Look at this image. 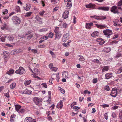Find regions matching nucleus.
I'll list each match as a JSON object with an SVG mask.
<instances>
[{
    "mask_svg": "<svg viewBox=\"0 0 122 122\" xmlns=\"http://www.w3.org/2000/svg\"><path fill=\"white\" fill-rule=\"evenodd\" d=\"M103 32L104 35L108 38H109L111 35L112 34V31L109 29L104 30H103Z\"/></svg>",
    "mask_w": 122,
    "mask_h": 122,
    "instance_id": "2",
    "label": "nucleus"
},
{
    "mask_svg": "<svg viewBox=\"0 0 122 122\" xmlns=\"http://www.w3.org/2000/svg\"><path fill=\"white\" fill-rule=\"evenodd\" d=\"M15 10L17 12H20V10L19 6H16L15 8Z\"/></svg>",
    "mask_w": 122,
    "mask_h": 122,
    "instance_id": "32",
    "label": "nucleus"
},
{
    "mask_svg": "<svg viewBox=\"0 0 122 122\" xmlns=\"http://www.w3.org/2000/svg\"><path fill=\"white\" fill-rule=\"evenodd\" d=\"M33 37V35L32 34H29V35L27 36V38L29 40L30 39Z\"/></svg>",
    "mask_w": 122,
    "mask_h": 122,
    "instance_id": "46",
    "label": "nucleus"
},
{
    "mask_svg": "<svg viewBox=\"0 0 122 122\" xmlns=\"http://www.w3.org/2000/svg\"><path fill=\"white\" fill-rule=\"evenodd\" d=\"M79 57H80L79 59V60L80 61H83L85 60V59L83 56L81 55H79Z\"/></svg>",
    "mask_w": 122,
    "mask_h": 122,
    "instance_id": "30",
    "label": "nucleus"
},
{
    "mask_svg": "<svg viewBox=\"0 0 122 122\" xmlns=\"http://www.w3.org/2000/svg\"><path fill=\"white\" fill-rule=\"evenodd\" d=\"M41 85H42L43 87H44L47 88V86L46 83H42L41 84Z\"/></svg>",
    "mask_w": 122,
    "mask_h": 122,
    "instance_id": "52",
    "label": "nucleus"
},
{
    "mask_svg": "<svg viewBox=\"0 0 122 122\" xmlns=\"http://www.w3.org/2000/svg\"><path fill=\"white\" fill-rule=\"evenodd\" d=\"M95 4L91 3L86 5V8H91L92 9L94 8L95 7Z\"/></svg>",
    "mask_w": 122,
    "mask_h": 122,
    "instance_id": "16",
    "label": "nucleus"
},
{
    "mask_svg": "<svg viewBox=\"0 0 122 122\" xmlns=\"http://www.w3.org/2000/svg\"><path fill=\"white\" fill-rule=\"evenodd\" d=\"M21 52L20 50L19 49H16L15 50L13 51L12 52H13V54H15L17 53H18Z\"/></svg>",
    "mask_w": 122,
    "mask_h": 122,
    "instance_id": "22",
    "label": "nucleus"
},
{
    "mask_svg": "<svg viewBox=\"0 0 122 122\" xmlns=\"http://www.w3.org/2000/svg\"><path fill=\"white\" fill-rule=\"evenodd\" d=\"M121 72H122V67L118 69V70L117 72V73L119 74Z\"/></svg>",
    "mask_w": 122,
    "mask_h": 122,
    "instance_id": "35",
    "label": "nucleus"
},
{
    "mask_svg": "<svg viewBox=\"0 0 122 122\" xmlns=\"http://www.w3.org/2000/svg\"><path fill=\"white\" fill-rule=\"evenodd\" d=\"M76 104V102H73L72 104H71V107H72V106Z\"/></svg>",
    "mask_w": 122,
    "mask_h": 122,
    "instance_id": "63",
    "label": "nucleus"
},
{
    "mask_svg": "<svg viewBox=\"0 0 122 122\" xmlns=\"http://www.w3.org/2000/svg\"><path fill=\"white\" fill-rule=\"evenodd\" d=\"M108 69L109 68L108 66H105L102 70V72H104L105 71H108Z\"/></svg>",
    "mask_w": 122,
    "mask_h": 122,
    "instance_id": "27",
    "label": "nucleus"
},
{
    "mask_svg": "<svg viewBox=\"0 0 122 122\" xmlns=\"http://www.w3.org/2000/svg\"><path fill=\"white\" fill-rule=\"evenodd\" d=\"M60 91L62 93L64 94L65 93V90L63 89L62 88H61L60 89Z\"/></svg>",
    "mask_w": 122,
    "mask_h": 122,
    "instance_id": "57",
    "label": "nucleus"
},
{
    "mask_svg": "<svg viewBox=\"0 0 122 122\" xmlns=\"http://www.w3.org/2000/svg\"><path fill=\"white\" fill-rule=\"evenodd\" d=\"M90 17L91 18L95 17V19H96L97 20H100V16H97L96 15H94V16H91Z\"/></svg>",
    "mask_w": 122,
    "mask_h": 122,
    "instance_id": "34",
    "label": "nucleus"
},
{
    "mask_svg": "<svg viewBox=\"0 0 122 122\" xmlns=\"http://www.w3.org/2000/svg\"><path fill=\"white\" fill-rule=\"evenodd\" d=\"M69 11L68 10H65L62 15V17L64 19H66L68 17Z\"/></svg>",
    "mask_w": 122,
    "mask_h": 122,
    "instance_id": "11",
    "label": "nucleus"
},
{
    "mask_svg": "<svg viewBox=\"0 0 122 122\" xmlns=\"http://www.w3.org/2000/svg\"><path fill=\"white\" fill-rule=\"evenodd\" d=\"M4 95L7 97H10L9 94L8 92L6 93H5L4 94Z\"/></svg>",
    "mask_w": 122,
    "mask_h": 122,
    "instance_id": "60",
    "label": "nucleus"
},
{
    "mask_svg": "<svg viewBox=\"0 0 122 122\" xmlns=\"http://www.w3.org/2000/svg\"><path fill=\"white\" fill-rule=\"evenodd\" d=\"M101 106L103 108H104L106 107H109V105L107 104H103Z\"/></svg>",
    "mask_w": 122,
    "mask_h": 122,
    "instance_id": "50",
    "label": "nucleus"
},
{
    "mask_svg": "<svg viewBox=\"0 0 122 122\" xmlns=\"http://www.w3.org/2000/svg\"><path fill=\"white\" fill-rule=\"evenodd\" d=\"M8 39L10 41H12L14 39V37L13 36H9L8 37Z\"/></svg>",
    "mask_w": 122,
    "mask_h": 122,
    "instance_id": "31",
    "label": "nucleus"
},
{
    "mask_svg": "<svg viewBox=\"0 0 122 122\" xmlns=\"http://www.w3.org/2000/svg\"><path fill=\"white\" fill-rule=\"evenodd\" d=\"M14 72V70L12 69H11L6 72V73L10 75L13 74Z\"/></svg>",
    "mask_w": 122,
    "mask_h": 122,
    "instance_id": "21",
    "label": "nucleus"
},
{
    "mask_svg": "<svg viewBox=\"0 0 122 122\" xmlns=\"http://www.w3.org/2000/svg\"><path fill=\"white\" fill-rule=\"evenodd\" d=\"M33 100L36 105L40 106L42 101V99L41 98L35 97L34 98Z\"/></svg>",
    "mask_w": 122,
    "mask_h": 122,
    "instance_id": "4",
    "label": "nucleus"
},
{
    "mask_svg": "<svg viewBox=\"0 0 122 122\" xmlns=\"http://www.w3.org/2000/svg\"><path fill=\"white\" fill-rule=\"evenodd\" d=\"M16 86V84L15 82L12 83L10 86V88L11 89L14 88Z\"/></svg>",
    "mask_w": 122,
    "mask_h": 122,
    "instance_id": "24",
    "label": "nucleus"
},
{
    "mask_svg": "<svg viewBox=\"0 0 122 122\" xmlns=\"http://www.w3.org/2000/svg\"><path fill=\"white\" fill-rule=\"evenodd\" d=\"M31 51L32 52H33L35 54L37 52V50L36 49H32Z\"/></svg>",
    "mask_w": 122,
    "mask_h": 122,
    "instance_id": "61",
    "label": "nucleus"
},
{
    "mask_svg": "<svg viewBox=\"0 0 122 122\" xmlns=\"http://www.w3.org/2000/svg\"><path fill=\"white\" fill-rule=\"evenodd\" d=\"M97 78H95L93 79V83H97Z\"/></svg>",
    "mask_w": 122,
    "mask_h": 122,
    "instance_id": "47",
    "label": "nucleus"
},
{
    "mask_svg": "<svg viewBox=\"0 0 122 122\" xmlns=\"http://www.w3.org/2000/svg\"><path fill=\"white\" fill-rule=\"evenodd\" d=\"M24 68L23 67L20 66L19 69L15 71V73L17 74L21 75L25 73Z\"/></svg>",
    "mask_w": 122,
    "mask_h": 122,
    "instance_id": "3",
    "label": "nucleus"
},
{
    "mask_svg": "<svg viewBox=\"0 0 122 122\" xmlns=\"http://www.w3.org/2000/svg\"><path fill=\"white\" fill-rule=\"evenodd\" d=\"M92 61L93 62L96 63H99L100 62L99 60L97 59H94V60H93Z\"/></svg>",
    "mask_w": 122,
    "mask_h": 122,
    "instance_id": "41",
    "label": "nucleus"
},
{
    "mask_svg": "<svg viewBox=\"0 0 122 122\" xmlns=\"http://www.w3.org/2000/svg\"><path fill=\"white\" fill-rule=\"evenodd\" d=\"M72 5V3L70 2H67V3L66 6L68 9H70Z\"/></svg>",
    "mask_w": 122,
    "mask_h": 122,
    "instance_id": "28",
    "label": "nucleus"
},
{
    "mask_svg": "<svg viewBox=\"0 0 122 122\" xmlns=\"http://www.w3.org/2000/svg\"><path fill=\"white\" fill-rule=\"evenodd\" d=\"M73 109H76L78 110L80 109V107L76 106H74L73 107Z\"/></svg>",
    "mask_w": 122,
    "mask_h": 122,
    "instance_id": "58",
    "label": "nucleus"
},
{
    "mask_svg": "<svg viewBox=\"0 0 122 122\" xmlns=\"http://www.w3.org/2000/svg\"><path fill=\"white\" fill-rule=\"evenodd\" d=\"M61 34L60 32L56 33L55 40H59L61 36Z\"/></svg>",
    "mask_w": 122,
    "mask_h": 122,
    "instance_id": "15",
    "label": "nucleus"
},
{
    "mask_svg": "<svg viewBox=\"0 0 122 122\" xmlns=\"http://www.w3.org/2000/svg\"><path fill=\"white\" fill-rule=\"evenodd\" d=\"M69 33H66L63 35L62 38V40L64 42H66L69 38Z\"/></svg>",
    "mask_w": 122,
    "mask_h": 122,
    "instance_id": "9",
    "label": "nucleus"
},
{
    "mask_svg": "<svg viewBox=\"0 0 122 122\" xmlns=\"http://www.w3.org/2000/svg\"><path fill=\"white\" fill-rule=\"evenodd\" d=\"M31 14V12H28L26 14L25 16H29Z\"/></svg>",
    "mask_w": 122,
    "mask_h": 122,
    "instance_id": "51",
    "label": "nucleus"
},
{
    "mask_svg": "<svg viewBox=\"0 0 122 122\" xmlns=\"http://www.w3.org/2000/svg\"><path fill=\"white\" fill-rule=\"evenodd\" d=\"M112 73H109L106 74L105 75V78L107 79H108L112 77Z\"/></svg>",
    "mask_w": 122,
    "mask_h": 122,
    "instance_id": "17",
    "label": "nucleus"
},
{
    "mask_svg": "<svg viewBox=\"0 0 122 122\" xmlns=\"http://www.w3.org/2000/svg\"><path fill=\"white\" fill-rule=\"evenodd\" d=\"M6 37V36L2 37L0 38V40L3 42H5V38Z\"/></svg>",
    "mask_w": 122,
    "mask_h": 122,
    "instance_id": "42",
    "label": "nucleus"
},
{
    "mask_svg": "<svg viewBox=\"0 0 122 122\" xmlns=\"http://www.w3.org/2000/svg\"><path fill=\"white\" fill-rule=\"evenodd\" d=\"M104 118L107 120L108 118V116L107 115V113H105L104 115Z\"/></svg>",
    "mask_w": 122,
    "mask_h": 122,
    "instance_id": "39",
    "label": "nucleus"
},
{
    "mask_svg": "<svg viewBox=\"0 0 122 122\" xmlns=\"http://www.w3.org/2000/svg\"><path fill=\"white\" fill-rule=\"evenodd\" d=\"M12 20L14 23L16 25H19L20 22V18L15 16L13 17Z\"/></svg>",
    "mask_w": 122,
    "mask_h": 122,
    "instance_id": "1",
    "label": "nucleus"
},
{
    "mask_svg": "<svg viewBox=\"0 0 122 122\" xmlns=\"http://www.w3.org/2000/svg\"><path fill=\"white\" fill-rule=\"evenodd\" d=\"M116 116V115L115 113V112H113L112 113V117L113 118L115 117Z\"/></svg>",
    "mask_w": 122,
    "mask_h": 122,
    "instance_id": "54",
    "label": "nucleus"
},
{
    "mask_svg": "<svg viewBox=\"0 0 122 122\" xmlns=\"http://www.w3.org/2000/svg\"><path fill=\"white\" fill-rule=\"evenodd\" d=\"M100 20L102 19L104 20L106 18V17L101 16H100Z\"/></svg>",
    "mask_w": 122,
    "mask_h": 122,
    "instance_id": "53",
    "label": "nucleus"
},
{
    "mask_svg": "<svg viewBox=\"0 0 122 122\" xmlns=\"http://www.w3.org/2000/svg\"><path fill=\"white\" fill-rule=\"evenodd\" d=\"M28 34H27V33L25 34L22 35H21L20 36L21 38H23L25 36H26L27 35H28Z\"/></svg>",
    "mask_w": 122,
    "mask_h": 122,
    "instance_id": "59",
    "label": "nucleus"
},
{
    "mask_svg": "<svg viewBox=\"0 0 122 122\" xmlns=\"http://www.w3.org/2000/svg\"><path fill=\"white\" fill-rule=\"evenodd\" d=\"M32 120H33L31 117H28L25 118V122H30Z\"/></svg>",
    "mask_w": 122,
    "mask_h": 122,
    "instance_id": "19",
    "label": "nucleus"
},
{
    "mask_svg": "<svg viewBox=\"0 0 122 122\" xmlns=\"http://www.w3.org/2000/svg\"><path fill=\"white\" fill-rule=\"evenodd\" d=\"M118 90L116 88H113L110 94L111 96L113 97H115L117 96V92L118 91Z\"/></svg>",
    "mask_w": 122,
    "mask_h": 122,
    "instance_id": "6",
    "label": "nucleus"
},
{
    "mask_svg": "<svg viewBox=\"0 0 122 122\" xmlns=\"http://www.w3.org/2000/svg\"><path fill=\"white\" fill-rule=\"evenodd\" d=\"M96 25L97 27L98 28H100V29L104 28L106 27V26L105 25H98L96 24Z\"/></svg>",
    "mask_w": 122,
    "mask_h": 122,
    "instance_id": "23",
    "label": "nucleus"
},
{
    "mask_svg": "<svg viewBox=\"0 0 122 122\" xmlns=\"http://www.w3.org/2000/svg\"><path fill=\"white\" fill-rule=\"evenodd\" d=\"M93 24L91 22L89 23H86V28L89 29H91V26L93 25Z\"/></svg>",
    "mask_w": 122,
    "mask_h": 122,
    "instance_id": "20",
    "label": "nucleus"
},
{
    "mask_svg": "<svg viewBox=\"0 0 122 122\" xmlns=\"http://www.w3.org/2000/svg\"><path fill=\"white\" fill-rule=\"evenodd\" d=\"M2 12L3 14L5 15L8 12V11L7 9H4L3 10Z\"/></svg>",
    "mask_w": 122,
    "mask_h": 122,
    "instance_id": "36",
    "label": "nucleus"
},
{
    "mask_svg": "<svg viewBox=\"0 0 122 122\" xmlns=\"http://www.w3.org/2000/svg\"><path fill=\"white\" fill-rule=\"evenodd\" d=\"M118 107V106H114L112 107L113 110H115L117 109Z\"/></svg>",
    "mask_w": 122,
    "mask_h": 122,
    "instance_id": "62",
    "label": "nucleus"
},
{
    "mask_svg": "<svg viewBox=\"0 0 122 122\" xmlns=\"http://www.w3.org/2000/svg\"><path fill=\"white\" fill-rule=\"evenodd\" d=\"M59 27H56L54 30V32L56 33L59 32Z\"/></svg>",
    "mask_w": 122,
    "mask_h": 122,
    "instance_id": "33",
    "label": "nucleus"
},
{
    "mask_svg": "<svg viewBox=\"0 0 122 122\" xmlns=\"http://www.w3.org/2000/svg\"><path fill=\"white\" fill-rule=\"evenodd\" d=\"M56 77V80H57V81H59V72H58L56 75L55 74H53L52 75L51 77L52 79V80H53V78L54 77Z\"/></svg>",
    "mask_w": 122,
    "mask_h": 122,
    "instance_id": "12",
    "label": "nucleus"
},
{
    "mask_svg": "<svg viewBox=\"0 0 122 122\" xmlns=\"http://www.w3.org/2000/svg\"><path fill=\"white\" fill-rule=\"evenodd\" d=\"M33 70L34 71V74H32L34 78H36L38 79L39 80H41V78L38 77L37 76V75H38V72H39V71L38 70V69H36L35 68H34L33 69Z\"/></svg>",
    "mask_w": 122,
    "mask_h": 122,
    "instance_id": "7",
    "label": "nucleus"
},
{
    "mask_svg": "<svg viewBox=\"0 0 122 122\" xmlns=\"http://www.w3.org/2000/svg\"><path fill=\"white\" fill-rule=\"evenodd\" d=\"M76 18L75 16L73 17V23L74 24L76 22Z\"/></svg>",
    "mask_w": 122,
    "mask_h": 122,
    "instance_id": "55",
    "label": "nucleus"
},
{
    "mask_svg": "<svg viewBox=\"0 0 122 122\" xmlns=\"http://www.w3.org/2000/svg\"><path fill=\"white\" fill-rule=\"evenodd\" d=\"M63 102L62 101H61L59 103H58L59 104V105L60 106V109L63 106Z\"/></svg>",
    "mask_w": 122,
    "mask_h": 122,
    "instance_id": "37",
    "label": "nucleus"
},
{
    "mask_svg": "<svg viewBox=\"0 0 122 122\" xmlns=\"http://www.w3.org/2000/svg\"><path fill=\"white\" fill-rule=\"evenodd\" d=\"M122 5V0H120L117 4V5L118 6H121Z\"/></svg>",
    "mask_w": 122,
    "mask_h": 122,
    "instance_id": "43",
    "label": "nucleus"
},
{
    "mask_svg": "<svg viewBox=\"0 0 122 122\" xmlns=\"http://www.w3.org/2000/svg\"><path fill=\"white\" fill-rule=\"evenodd\" d=\"M99 10H102L104 11H108L109 9V7H98L97 9Z\"/></svg>",
    "mask_w": 122,
    "mask_h": 122,
    "instance_id": "13",
    "label": "nucleus"
},
{
    "mask_svg": "<svg viewBox=\"0 0 122 122\" xmlns=\"http://www.w3.org/2000/svg\"><path fill=\"white\" fill-rule=\"evenodd\" d=\"M20 93L22 94H30L32 93V92L30 90L26 89L23 91L20 92Z\"/></svg>",
    "mask_w": 122,
    "mask_h": 122,
    "instance_id": "8",
    "label": "nucleus"
},
{
    "mask_svg": "<svg viewBox=\"0 0 122 122\" xmlns=\"http://www.w3.org/2000/svg\"><path fill=\"white\" fill-rule=\"evenodd\" d=\"M119 113V117L121 119L122 118V110L120 111Z\"/></svg>",
    "mask_w": 122,
    "mask_h": 122,
    "instance_id": "48",
    "label": "nucleus"
},
{
    "mask_svg": "<svg viewBox=\"0 0 122 122\" xmlns=\"http://www.w3.org/2000/svg\"><path fill=\"white\" fill-rule=\"evenodd\" d=\"M99 34V32L98 31H96L92 33L91 34L92 37L96 38L97 37Z\"/></svg>",
    "mask_w": 122,
    "mask_h": 122,
    "instance_id": "14",
    "label": "nucleus"
},
{
    "mask_svg": "<svg viewBox=\"0 0 122 122\" xmlns=\"http://www.w3.org/2000/svg\"><path fill=\"white\" fill-rule=\"evenodd\" d=\"M30 5L29 4H26V7H24V9L27 11L29 10L31 7Z\"/></svg>",
    "mask_w": 122,
    "mask_h": 122,
    "instance_id": "18",
    "label": "nucleus"
},
{
    "mask_svg": "<svg viewBox=\"0 0 122 122\" xmlns=\"http://www.w3.org/2000/svg\"><path fill=\"white\" fill-rule=\"evenodd\" d=\"M68 75L66 71H64L63 73L62 76L65 78H67L68 77Z\"/></svg>",
    "mask_w": 122,
    "mask_h": 122,
    "instance_id": "25",
    "label": "nucleus"
},
{
    "mask_svg": "<svg viewBox=\"0 0 122 122\" xmlns=\"http://www.w3.org/2000/svg\"><path fill=\"white\" fill-rule=\"evenodd\" d=\"M117 7L116 5L112 6L110 9V11L114 14H119V12L117 9Z\"/></svg>",
    "mask_w": 122,
    "mask_h": 122,
    "instance_id": "5",
    "label": "nucleus"
},
{
    "mask_svg": "<svg viewBox=\"0 0 122 122\" xmlns=\"http://www.w3.org/2000/svg\"><path fill=\"white\" fill-rule=\"evenodd\" d=\"M104 89L107 91H109L110 90V88L107 85L105 87Z\"/></svg>",
    "mask_w": 122,
    "mask_h": 122,
    "instance_id": "44",
    "label": "nucleus"
},
{
    "mask_svg": "<svg viewBox=\"0 0 122 122\" xmlns=\"http://www.w3.org/2000/svg\"><path fill=\"white\" fill-rule=\"evenodd\" d=\"M31 81H27L25 82L24 84L25 86H27L30 84Z\"/></svg>",
    "mask_w": 122,
    "mask_h": 122,
    "instance_id": "38",
    "label": "nucleus"
},
{
    "mask_svg": "<svg viewBox=\"0 0 122 122\" xmlns=\"http://www.w3.org/2000/svg\"><path fill=\"white\" fill-rule=\"evenodd\" d=\"M15 106L16 110L18 112L19 110L20 109L21 107L19 105H16Z\"/></svg>",
    "mask_w": 122,
    "mask_h": 122,
    "instance_id": "29",
    "label": "nucleus"
},
{
    "mask_svg": "<svg viewBox=\"0 0 122 122\" xmlns=\"http://www.w3.org/2000/svg\"><path fill=\"white\" fill-rule=\"evenodd\" d=\"M57 68L54 67H52V68L51 69V70L52 71H57Z\"/></svg>",
    "mask_w": 122,
    "mask_h": 122,
    "instance_id": "49",
    "label": "nucleus"
},
{
    "mask_svg": "<svg viewBox=\"0 0 122 122\" xmlns=\"http://www.w3.org/2000/svg\"><path fill=\"white\" fill-rule=\"evenodd\" d=\"M96 41L98 42V43L101 45H103L105 42V41L101 38H97L96 39Z\"/></svg>",
    "mask_w": 122,
    "mask_h": 122,
    "instance_id": "10",
    "label": "nucleus"
},
{
    "mask_svg": "<svg viewBox=\"0 0 122 122\" xmlns=\"http://www.w3.org/2000/svg\"><path fill=\"white\" fill-rule=\"evenodd\" d=\"M121 56V54L120 53L117 54L116 56H115V58H118L120 57Z\"/></svg>",
    "mask_w": 122,
    "mask_h": 122,
    "instance_id": "56",
    "label": "nucleus"
},
{
    "mask_svg": "<svg viewBox=\"0 0 122 122\" xmlns=\"http://www.w3.org/2000/svg\"><path fill=\"white\" fill-rule=\"evenodd\" d=\"M48 29L46 28H43L39 30V31L40 32H44L47 31Z\"/></svg>",
    "mask_w": 122,
    "mask_h": 122,
    "instance_id": "26",
    "label": "nucleus"
},
{
    "mask_svg": "<svg viewBox=\"0 0 122 122\" xmlns=\"http://www.w3.org/2000/svg\"><path fill=\"white\" fill-rule=\"evenodd\" d=\"M63 27L66 28V27L67 24L66 23H63L62 24Z\"/></svg>",
    "mask_w": 122,
    "mask_h": 122,
    "instance_id": "64",
    "label": "nucleus"
},
{
    "mask_svg": "<svg viewBox=\"0 0 122 122\" xmlns=\"http://www.w3.org/2000/svg\"><path fill=\"white\" fill-rule=\"evenodd\" d=\"M53 33H52L51 32L49 34V35H48V36H49V37L50 38H52L53 37Z\"/></svg>",
    "mask_w": 122,
    "mask_h": 122,
    "instance_id": "45",
    "label": "nucleus"
},
{
    "mask_svg": "<svg viewBox=\"0 0 122 122\" xmlns=\"http://www.w3.org/2000/svg\"><path fill=\"white\" fill-rule=\"evenodd\" d=\"M6 25L5 24L1 27V29L2 30H4L6 28Z\"/></svg>",
    "mask_w": 122,
    "mask_h": 122,
    "instance_id": "40",
    "label": "nucleus"
}]
</instances>
